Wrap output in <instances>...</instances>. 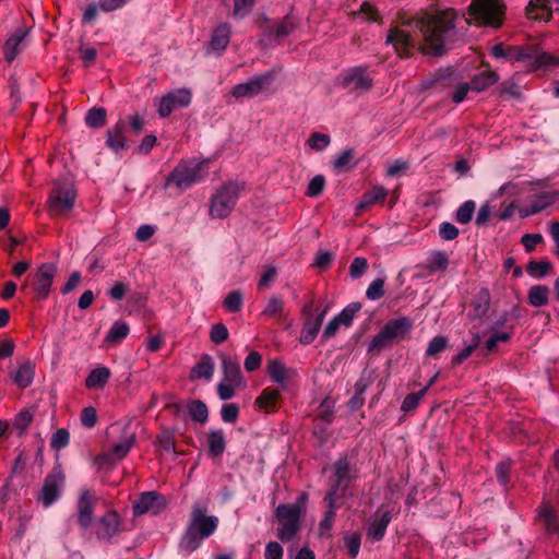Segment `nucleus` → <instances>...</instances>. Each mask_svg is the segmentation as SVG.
<instances>
[{"mask_svg": "<svg viewBox=\"0 0 559 559\" xmlns=\"http://www.w3.org/2000/svg\"><path fill=\"white\" fill-rule=\"evenodd\" d=\"M456 19L453 9L421 10L413 16H402L400 27L389 31L386 43L393 45L400 57H409L415 50L423 55L442 56L456 36Z\"/></svg>", "mask_w": 559, "mask_h": 559, "instance_id": "f257e3e1", "label": "nucleus"}, {"mask_svg": "<svg viewBox=\"0 0 559 559\" xmlns=\"http://www.w3.org/2000/svg\"><path fill=\"white\" fill-rule=\"evenodd\" d=\"M217 525V518L206 515L204 510L195 504L191 512L189 526L181 538L180 548L188 554L193 552L200 547L203 539L215 532Z\"/></svg>", "mask_w": 559, "mask_h": 559, "instance_id": "f03ea898", "label": "nucleus"}, {"mask_svg": "<svg viewBox=\"0 0 559 559\" xmlns=\"http://www.w3.org/2000/svg\"><path fill=\"white\" fill-rule=\"evenodd\" d=\"M210 159L181 160L167 176L166 186L174 185L180 191L201 181L209 174Z\"/></svg>", "mask_w": 559, "mask_h": 559, "instance_id": "7ed1b4c3", "label": "nucleus"}, {"mask_svg": "<svg viewBox=\"0 0 559 559\" xmlns=\"http://www.w3.org/2000/svg\"><path fill=\"white\" fill-rule=\"evenodd\" d=\"M507 60L523 62L530 70L550 69L559 66V56L539 50L537 45L508 46Z\"/></svg>", "mask_w": 559, "mask_h": 559, "instance_id": "20e7f679", "label": "nucleus"}, {"mask_svg": "<svg viewBox=\"0 0 559 559\" xmlns=\"http://www.w3.org/2000/svg\"><path fill=\"white\" fill-rule=\"evenodd\" d=\"M413 328V321L407 317L389 320L369 344L368 352H381L385 347L407 337Z\"/></svg>", "mask_w": 559, "mask_h": 559, "instance_id": "39448f33", "label": "nucleus"}, {"mask_svg": "<svg viewBox=\"0 0 559 559\" xmlns=\"http://www.w3.org/2000/svg\"><path fill=\"white\" fill-rule=\"evenodd\" d=\"M506 10L502 0H472L468 15L480 25L500 28L506 19Z\"/></svg>", "mask_w": 559, "mask_h": 559, "instance_id": "423d86ee", "label": "nucleus"}, {"mask_svg": "<svg viewBox=\"0 0 559 559\" xmlns=\"http://www.w3.org/2000/svg\"><path fill=\"white\" fill-rule=\"evenodd\" d=\"M243 186L236 181L222 185L211 198L209 214L212 218L222 219L230 215L239 199Z\"/></svg>", "mask_w": 559, "mask_h": 559, "instance_id": "0eeeda50", "label": "nucleus"}, {"mask_svg": "<svg viewBox=\"0 0 559 559\" xmlns=\"http://www.w3.org/2000/svg\"><path fill=\"white\" fill-rule=\"evenodd\" d=\"M356 477V471L352 467L347 456L340 457L333 465V474L329 478V489L324 500L341 501Z\"/></svg>", "mask_w": 559, "mask_h": 559, "instance_id": "6e6552de", "label": "nucleus"}, {"mask_svg": "<svg viewBox=\"0 0 559 559\" xmlns=\"http://www.w3.org/2000/svg\"><path fill=\"white\" fill-rule=\"evenodd\" d=\"M280 522L276 535L283 543L290 542L301 528V508L298 504H280L275 510Z\"/></svg>", "mask_w": 559, "mask_h": 559, "instance_id": "1a4fd4ad", "label": "nucleus"}, {"mask_svg": "<svg viewBox=\"0 0 559 559\" xmlns=\"http://www.w3.org/2000/svg\"><path fill=\"white\" fill-rule=\"evenodd\" d=\"M328 312V308L320 309L316 307L314 299L308 300L301 309L302 329L299 342L304 345L311 344L321 330L322 322Z\"/></svg>", "mask_w": 559, "mask_h": 559, "instance_id": "9d476101", "label": "nucleus"}, {"mask_svg": "<svg viewBox=\"0 0 559 559\" xmlns=\"http://www.w3.org/2000/svg\"><path fill=\"white\" fill-rule=\"evenodd\" d=\"M76 193L72 185L56 182L47 202L51 216H61L69 212L75 202Z\"/></svg>", "mask_w": 559, "mask_h": 559, "instance_id": "9b49d317", "label": "nucleus"}, {"mask_svg": "<svg viewBox=\"0 0 559 559\" xmlns=\"http://www.w3.org/2000/svg\"><path fill=\"white\" fill-rule=\"evenodd\" d=\"M135 440L136 437L134 432L126 433L123 438L119 442L115 443L109 451L97 455L94 460L95 464L98 468L114 467L119 461L128 455L134 445Z\"/></svg>", "mask_w": 559, "mask_h": 559, "instance_id": "f8f14e48", "label": "nucleus"}, {"mask_svg": "<svg viewBox=\"0 0 559 559\" xmlns=\"http://www.w3.org/2000/svg\"><path fill=\"white\" fill-rule=\"evenodd\" d=\"M57 273L58 267L51 262L43 263L37 267L29 283L36 299L44 300L48 298Z\"/></svg>", "mask_w": 559, "mask_h": 559, "instance_id": "ddd939ff", "label": "nucleus"}, {"mask_svg": "<svg viewBox=\"0 0 559 559\" xmlns=\"http://www.w3.org/2000/svg\"><path fill=\"white\" fill-rule=\"evenodd\" d=\"M274 80V71H267L235 85L230 94L237 98H252L267 90Z\"/></svg>", "mask_w": 559, "mask_h": 559, "instance_id": "4468645a", "label": "nucleus"}, {"mask_svg": "<svg viewBox=\"0 0 559 559\" xmlns=\"http://www.w3.org/2000/svg\"><path fill=\"white\" fill-rule=\"evenodd\" d=\"M64 478V474L60 468H53L44 479L43 487L37 498L38 502L45 508L56 502L60 497Z\"/></svg>", "mask_w": 559, "mask_h": 559, "instance_id": "2eb2a0df", "label": "nucleus"}, {"mask_svg": "<svg viewBox=\"0 0 559 559\" xmlns=\"http://www.w3.org/2000/svg\"><path fill=\"white\" fill-rule=\"evenodd\" d=\"M97 496L90 489H82L76 501L78 523L86 530L93 524L94 507L97 503Z\"/></svg>", "mask_w": 559, "mask_h": 559, "instance_id": "dca6fc26", "label": "nucleus"}, {"mask_svg": "<svg viewBox=\"0 0 559 559\" xmlns=\"http://www.w3.org/2000/svg\"><path fill=\"white\" fill-rule=\"evenodd\" d=\"M191 103V92L187 88L175 90L164 95L158 102V115L168 117L174 110L187 107Z\"/></svg>", "mask_w": 559, "mask_h": 559, "instance_id": "f3484780", "label": "nucleus"}, {"mask_svg": "<svg viewBox=\"0 0 559 559\" xmlns=\"http://www.w3.org/2000/svg\"><path fill=\"white\" fill-rule=\"evenodd\" d=\"M166 507L165 498L157 491H146L141 493L139 499L133 503V513L142 515L147 512L157 514Z\"/></svg>", "mask_w": 559, "mask_h": 559, "instance_id": "a211bd4d", "label": "nucleus"}, {"mask_svg": "<svg viewBox=\"0 0 559 559\" xmlns=\"http://www.w3.org/2000/svg\"><path fill=\"white\" fill-rule=\"evenodd\" d=\"M373 81L365 68L356 67L349 69L343 76V87L356 92L368 91L372 87Z\"/></svg>", "mask_w": 559, "mask_h": 559, "instance_id": "6ab92c4d", "label": "nucleus"}, {"mask_svg": "<svg viewBox=\"0 0 559 559\" xmlns=\"http://www.w3.org/2000/svg\"><path fill=\"white\" fill-rule=\"evenodd\" d=\"M121 520L116 511H107L96 524V536L102 540H110L120 533Z\"/></svg>", "mask_w": 559, "mask_h": 559, "instance_id": "aec40b11", "label": "nucleus"}, {"mask_svg": "<svg viewBox=\"0 0 559 559\" xmlns=\"http://www.w3.org/2000/svg\"><path fill=\"white\" fill-rule=\"evenodd\" d=\"M222 359V372H223V381L231 382L233 384H238L245 386L243 377L240 370L239 362L231 358L228 355L223 354L221 356Z\"/></svg>", "mask_w": 559, "mask_h": 559, "instance_id": "412c9836", "label": "nucleus"}, {"mask_svg": "<svg viewBox=\"0 0 559 559\" xmlns=\"http://www.w3.org/2000/svg\"><path fill=\"white\" fill-rule=\"evenodd\" d=\"M126 129L127 122L120 119L112 128L107 130V145L116 153L128 148L124 138Z\"/></svg>", "mask_w": 559, "mask_h": 559, "instance_id": "4be33fe9", "label": "nucleus"}, {"mask_svg": "<svg viewBox=\"0 0 559 559\" xmlns=\"http://www.w3.org/2000/svg\"><path fill=\"white\" fill-rule=\"evenodd\" d=\"M391 522V513L385 511L381 514L376 513L373 520L367 530V538L372 542H379L383 538L386 527Z\"/></svg>", "mask_w": 559, "mask_h": 559, "instance_id": "5701e85b", "label": "nucleus"}, {"mask_svg": "<svg viewBox=\"0 0 559 559\" xmlns=\"http://www.w3.org/2000/svg\"><path fill=\"white\" fill-rule=\"evenodd\" d=\"M215 365L213 358L209 354H203L197 365L190 371L189 379L191 381L204 379L210 381L214 374Z\"/></svg>", "mask_w": 559, "mask_h": 559, "instance_id": "b1692460", "label": "nucleus"}, {"mask_svg": "<svg viewBox=\"0 0 559 559\" xmlns=\"http://www.w3.org/2000/svg\"><path fill=\"white\" fill-rule=\"evenodd\" d=\"M537 516L543 521L547 533L559 532V514L549 502H543L537 510Z\"/></svg>", "mask_w": 559, "mask_h": 559, "instance_id": "393cba45", "label": "nucleus"}, {"mask_svg": "<svg viewBox=\"0 0 559 559\" xmlns=\"http://www.w3.org/2000/svg\"><path fill=\"white\" fill-rule=\"evenodd\" d=\"M207 454L211 457H221L226 449V437L223 429L211 430L206 437Z\"/></svg>", "mask_w": 559, "mask_h": 559, "instance_id": "a878e982", "label": "nucleus"}, {"mask_svg": "<svg viewBox=\"0 0 559 559\" xmlns=\"http://www.w3.org/2000/svg\"><path fill=\"white\" fill-rule=\"evenodd\" d=\"M551 13L549 0H531L526 7V15L531 20L548 21Z\"/></svg>", "mask_w": 559, "mask_h": 559, "instance_id": "bb28decb", "label": "nucleus"}, {"mask_svg": "<svg viewBox=\"0 0 559 559\" xmlns=\"http://www.w3.org/2000/svg\"><path fill=\"white\" fill-rule=\"evenodd\" d=\"M26 34V31L19 29L5 40L3 46V56L8 62H12L21 51L20 46L23 43Z\"/></svg>", "mask_w": 559, "mask_h": 559, "instance_id": "cd10ccee", "label": "nucleus"}, {"mask_svg": "<svg viewBox=\"0 0 559 559\" xmlns=\"http://www.w3.org/2000/svg\"><path fill=\"white\" fill-rule=\"evenodd\" d=\"M296 28V23L292 15H286L283 20L277 22L276 26H266L263 31L264 36L267 37H286L292 34Z\"/></svg>", "mask_w": 559, "mask_h": 559, "instance_id": "c85d7f7f", "label": "nucleus"}, {"mask_svg": "<svg viewBox=\"0 0 559 559\" xmlns=\"http://www.w3.org/2000/svg\"><path fill=\"white\" fill-rule=\"evenodd\" d=\"M34 370H35L34 364L31 362L29 360H26L12 374L13 382L22 389L29 386L34 379Z\"/></svg>", "mask_w": 559, "mask_h": 559, "instance_id": "c756f323", "label": "nucleus"}, {"mask_svg": "<svg viewBox=\"0 0 559 559\" xmlns=\"http://www.w3.org/2000/svg\"><path fill=\"white\" fill-rule=\"evenodd\" d=\"M110 376L111 372L107 367L93 369L85 379V386L87 389H103L107 384Z\"/></svg>", "mask_w": 559, "mask_h": 559, "instance_id": "7c9ffc66", "label": "nucleus"}, {"mask_svg": "<svg viewBox=\"0 0 559 559\" xmlns=\"http://www.w3.org/2000/svg\"><path fill=\"white\" fill-rule=\"evenodd\" d=\"M130 328L128 323L123 321H116L109 329L104 342L111 346L118 345L128 336Z\"/></svg>", "mask_w": 559, "mask_h": 559, "instance_id": "2f4dec72", "label": "nucleus"}, {"mask_svg": "<svg viewBox=\"0 0 559 559\" xmlns=\"http://www.w3.org/2000/svg\"><path fill=\"white\" fill-rule=\"evenodd\" d=\"M328 504L329 510L325 512L324 518L321 520L319 524L320 535L331 536L330 531L333 527L334 519L336 515V510L341 507V501L338 500H324Z\"/></svg>", "mask_w": 559, "mask_h": 559, "instance_id": "473e14b6", "label": "nucleus"}, {"mask_svg": "<svg viewBox=\"0 0 559 559\" xmlns=\"http://www.w3.org/2000/svg\"><path fill=\"white\" fill-rule=\"evenodd\" d=\"M499 75L493 71H485L475 75L471 82V88L476 92H483L497 83Z\"/></svg>", "mask_w": 559, "mask_h": 559, "instance_id": "72a5a7b5", "label": "nucleus"}, {"mask_svg": "<svg viewBox=\"0 0 559 559\" xmlns=\"http://www.w3.org/2000/svg\"><path fill=\"white\" fill-rule=\"evenodd\" d=\"M230 36V28L227 24L218 25L212 35L211 47L214 50H224L228 43Z\"/></svg>", "mask_w": 559, "mask_h": 559, "instance_id": "f704fd0d", "label": "nucleus"}, {"mask_svg": "<svg viewBox=\"0 0 559 559\" xmlns=\"http://www.w3.org/2000/svg\"><path fill=\"white\" fill-rule=\"evenodd\" d=\"M549 288L545 285L532 286L528 290V302L533 307H543L548 304Z\"/></svg>", "mask_w": 559, "mask_h": 559, "instance_id": "c9c22d12", "label": "nucleus"}, {"mask_svg": "<svg viewBox=\"0 0 559 559\" xmlns=\"http://www.w3.org/2000/svg\"><path fill=\"white\" fill-rule=\"evenodd\" d=\"M280 391L274 388H265L255 399V404L263 409L273 408L280 400Z\"/></svg>", "mask_w": 559, "mask_h": 559, "instance_id": "e433bc0d", "label": "nucleus"}, {"mask_svg": "<svg viewBox=\"0 0 559 559\" xmlns=\"http://www.w3.org/2000/svg\"><path fill=\"white\" fill-rule=\"evenodd\" d=\"M449 265V258L443 251H432L428 258V262L425 269L429 273H433L436 271H444Z\"/></svg>", "mask_w": 559, "mask_h": 559, "instance_id": "4c0bfd02", "label": "nucleus"}, {"mask_svg": "<svg viewBox=\"0 0 559 559\" xmlns=\"http://www.w3.org/2000/svg\"><path fill=\"white\" fill-rule=\"evenodd\" d=\"M386 194L388 192L382 186H374L369 191L364 193L359 207L365 209L373 205L377 202H382L384 201Z\"/></svg>", "mask_w": 559, "mask_h": 559, "instance_id": "58836bf2", "label": "nucleus"}, {"mask_svg": "<svg viewBox=\"0 0 559 559\" xmlns=\"http://www.w3.org/2000/svg\"><path fill=\"white\" fill-rule=\"evenodd\" d=\"M264 318H274L277 317L280 319H284V300L280 296H272L261 313Z\"/></svg>", "mask_w": 559, "mask_h": 559, "instance_id": "ea45409f", "label": "nucleus"}, {"mask_svg": "<svg viewBox=\"0 0 559 559\" xmlns=\"http://www.w3.org/2000/svg\"><path fill=\"white\" fill-rule=\"evenodd\" d=\"M191 418L200 424H204L209 417L207 406L201 400H194L188 405Z\"/></svg>", "mask_w": 559, "mask_h": 559, "instance_id": "a19ab883", "label": "nucleus"}, {"mask_svg": "<svg viewBox=\"0 0 559 559\" xmlns=\"http://www.w3.org/2000/svg\"><path fill=\"white\" fill-rule=\"evenodd\" d=\"M107 112L103 107L90 109L85 116V122L91 128H100L106 123Z\"/></svg>", "mask_w": 559, "mask_h": 559, "instance_id": "79ce46f5", "label": "nucleus"}, {"mask_svg": "<svg viewBox=\"0 0 559 559\" xmlns=\"http://www.w3.org/2000/svg\"><path fill=\"white\" fill-rule=\"evenodd\" d=\"M355 151L354 148H348L343 151L333 162V166L336 170H347L354 168L356 163L354 162Z\"/></svg>", "mask_w": 559, "mask_h": 559, "instance_id": "37998d69", "label": "nucleus"}, {"mask_svg": "<svg viewBox=\"0 0 559 559\" xmlns=\"http://www.w3.org/2000/svg\"><path fill=\"white\" fill-rule=\"evenodd\" d=\"M479 344H480V336L478 334H475L473 336L472 343L469 345L465 346L457 355L452 357L451 365L453 367H456V366L463 364L473 354V352L479 346Z\"/></svg>", "mask_w": 559, "mask_h": 559, "instance_id": "c03bdc74", "label": "nucleus"}, {"mask_svg": "<svg viewBox=\"0 0 559 559\" xmlns=\"http://www.w3.org/2000/svg\"><path fill=\"white\" fill-rule=\"evenodd\" d=\"M449 345V340L444 335L435 336L428 344L426 356L437 358Z\"/></svg>", "mask_w": 559, "mask_h": 559, "instance_id": "a18cd8bd", "label": "nucleus"}, {"mask_svg": "<svg viewBox=\"0 0 559 559\" xmlns=\"http://www.w3.org/2000/svg\"><path fill=\"white\" fill-rule=\"evenodd\" d=\"M267 372L271 379L277 383H284L288 378L286 367L278 360L269 362Z\"/></svg>", "mask_w": 559, "mask_h": 559, "instance_id": "49530a36", "label": "nucleus"}, {"mask_svg": "<svg viewBox=\"0 0 559 559\" xmlns=\"http://www.w3.org/2000/svg\"><path fill=\"white\" fill-rule=\"evenodd\" d=\"M551 270L549 261H531L526 266V272L536 278L546 276Z\"/></svg>", "mask_w": 559, "mask_h": 559, "instance_id": "de8ad7c7", "label": "nucleus"}, {"mask_svg": "<svg viewBox=\"0 0 559 559\" xmlns=\"http://www.w3.org/2000/svg\"><path fill=\"white\" fill-rule=\"evenodd\" d=\"M476 204L474 201H465L456 211L455 219L460 224H467L472 221Z\"/></svg>", "mask_w": 559, "mask_h": 559, "instance_id": "09e8293b", "label": "nucleus"}, {"mask_svg": "<svg viewBox=\"0 0 559 559\" xmlns=\"http://www.w3.org/2000/svg\"><path fill=\"white\" fill-rule=\"evenodd\" d=\"M425 395V390L407 394L402 402L401 411L404 413L415 411Z\"/></svg>", "mask_w": 559, "mask_h": 559, "instance_id": "8fccbe9b", "label": "nucleus"}, {"mask_svg": "<svg viewBox=\"0 0 559 559\" xmlns=\"http://www.w3.org/2000/svg\"><path fill=\"white\" fill-rule=\"evenodd\" d=\"M357 14H362L366 16V20L370 21V22H380L381 20V16H380V13L378 11V9L372 5L370 2L368 1H364L359 8L358 11H353L350 13V16L352 17H355Z\"/></svg>", "mask_w": 559, "mask_h": 559, "instance_id": "3c124183", "label": "nucleus"}, {"mask_svg": "<svg viewBox=\"0 0 559 559\" xmlns=\"http://www.w3.org/2000/svg\"><path fill=\"white\" fill-rule=\"evenodd\" d=\"M361 536L355 532L344 536L345 547L350 558H356L360 550Z\"/></svg>", "mask_w": 559, "mask_h": 559, "instance_id": "603ef678", "label": "nucleus"}, {"mask_svg": "<svg viewBox=\"0 0 559 559\" xmlns=\"http://www.w3.org/2000/svg\"><path fill=\"white\" fill-rule=\"evenodd\" d=\"M369 267L368 260L364 257H356L349 265V275L353 280L360 278Z\"/></svg>", "mask_w": 559, "mask_h": 559, "instance_id": "864d4df0", "label": "nucleus"}, {"mask_svg": "<svg viewBox=\"0 0 559 559\" xmlns=\"http://www.w3.org/2000/svg\"><path fill=\"white\" fill-rule=\"evenodd\" d=\"M361 305L359 302H352L346 306L342 312L336 316L337 320L345 326H349L353 322L355 314L360 310Z\"/></svg>", "mask_w": 559, "mask_h": 559, "instance_id": "5fc2aeb1", "label": "nucleus"}, {"mask_svg": "<svg viewBox=\"0 0 559 559\" xmlns=\"http://www.w3.org/2000/svg\"><path fill=\"white\" fill-rule=\"evenodd\" d=\"M223 305L229 312H238L242 306V294L239 290L230 292L225 297Z\"/></svg>", "mask_w": 559, "mask_h": 559, "instance_id": "6e6d98bb", "label": "nucleus"}, {"mask_svg": "<svg viewBox=\"0 0 559 559\" xmlns=\"http://www.w3.org/2000/svg\"><path fill=\"white\" fill-rule=\"evenodd\" d=\"M70 441V433L67 429H58L50 439V447L55 450L66 448Z\"/></svg>", "mask_w": 559, "mask_h": 559, "instance_id": "4d7b16f0", "label": "nucleus"}, {"mask_svg": "<svg viewBox=\"0 0 559 559\" xmlns=\"http://www.w3.org/2000/svg\"><path fill=\"white\" fill-rule=\"evenodd\" d=\"M324 187L325 178L322 175H317L310 180L307 187L306 195L310 198L318 197L323 192Z\"/></svg>", "mask_w": 559, "mask_h": 559, "instance_id": "13d9d810", "label": "nucleus"}, {"mask_svg": "<svg viewBox=\"0 0 559 559\" xmlns=\"http://www.w3.org/2000/svg\"><path fill=\"white\" fill-rule=\"evenodd\" d=\"M229 336L228 330L223 323H216L212 326L210 338L214 344L224 343Z\"/></svg>", "mask_w": 559, "mask_h": 559, "instance_id": "bf43d9fd", "label": "nucleus"}, {"mask_svg": "<svg viewBox=\"0 0 559 559\" xmlns=\"http://www.w3.org/2000/svg\"><path fill=\"white\" fill-rule=\"evenodd\" d=\"M496 91L499 92L501 96L506 97L519 98L521 96L520 86L510 81L501 83Z\"/></svg>", "mask_w": 559, "mask_h": 559, "instance_id": "052dcab7", "label": "nucleus"}, {"mask_svg": "<svg viewBox=\"0 0 559 559\" xmlns=\"http://www.w3.org/2000/svg\"><path fill=\"white\" fill-rule=\"evenodd\" d=\"M333 408L334 403L330 399H324L319 406L318 418L323 420L326 424H330L333 420Z\"/></svg>", "mask_w": 559, "mask_h": 559, "instance_id": "680f3d73", "label": "nucleus"}, {"mask_svg": "<svg viewBox=\"0 0 559 559\" xmlns=\"http://www.w3.org/2000/svg\"><path fill=\"white\" fill-rule=\"evenodd\" d=\"M97 412L93 406L84 407L81 412V424L86 428H93L97 424Z\"/></svg>", "mask_w": 559, "mask_h": 559, "instance_id": "e2e57ef3", "label": "nucleus"}, {"mask_svg": "<svg viewBox=\"0 0 559 559\" xmlns=\"http://www.w3.org/2000/svg\"><path fill=\"white\" fill-rule=\"evenodd\" d=\"M222 419L225 423L234 424L238 419L239 408L235 403L224 404L221 411Z\"/></svg>", "mask_w": 559, "mask_h": 559, "instance_id": "0e129e2a", "label": "nucleus"}, {"mask_svg": "<svg viewBox=\"0 0 559 559\" xmlns=\"http://www.w3.org/2000/svg\"><path fill=\"white\" fill-rule=\"evenodd\" d=\"M238 388H242V386L222 380L217 385V394L221 400L227 401L235 395L236 389H238Z\"/></svg>", "mask_w": 559, "mask_h": 559, "instance_id": "69168bd1", "label": "nucleus"}, {"mask_svg": "<svg viewBox=\"0 0 559 559\" xmlns=\"http://www.w3.org/2000/svg\"><path fill=\"white\" fill-rule=\"evenodd\" d=\"M511 463L509 461H501L496 466V477L498 481L507 486L510 481Z\"/></svg>", "mask_w": 559, "mask_h": 559, "instance_id": "338daca9", "label": "nucleus"}, {"mask_svg": "<svg viewBox=\"0 0 559 559\" xmlns=\"http://www.w3.org/2000/svg\"><path fill=\"white\" fill-rule=\"evenodd\" d=\"M330 144V136L325 133L313 132L309 139V145L317 151L324 150Z\"/></svg>", "mask_w": 559, "mask_h": 559, "instance_id": "774afa93", "label": "nucleus"}]
</instances>
